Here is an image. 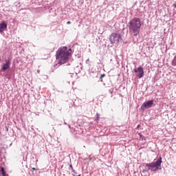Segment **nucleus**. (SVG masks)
<instances>
[{"instance_id":"nucleus-1","label":"nucleus","mask_w":176,"mask_h":176,"mask_svg":"<svg viewBox=\"0 0 176 176\" xmlns=\"http://www.w3.org/2000/svg\"><path fill=\"white\" fill-rule=\"evenodd\" d=\"M72 53V50H67V47H60L56 53V58L58 60V64L63 65V64H67L69 60V56Z\"/></svg>"},{"instance_id":"nucleus-2","label":"nucleus","mask_w":176,"mask_h":176,"mask_svg":"<svg viewBox=\"0 0 176 176\" xmlns=\"http://www.w3.org/2000/svg\"><path fill=\"white\" fill-rule=\"evenodd\" d=\"M129 32L133 36H137L141 30V20L140 18H133L129 23Z\"/></svg>"},{"instance_id":"nucleus-3","label":"nucleus","mask_w":176,"mask_h":176,"mask_svg":"<svg viewBox=\"0 0 176 176\" xmlns=\"http://www.w3.org/2000/svg\"><path fill=\"white\" fill-rule=\"evenodd\" d=\"M162 157H160L155 162H151L146 164V167L148 168V170L152 171H156V170H159L160 167H162Z\"/></svg>"},{"instance_id":"nucleus-4","label":"nucleus","mask_w":176,"mask_h":176,"mask_svg":"<svg viewBox=\"0 0 176 176\" xmlns=\"http://www.w3.org/2000/svg\"><path fill=\"white\" fill-rule=\"evenodd\" d=\"M109 41L111 45H115L116 46L120 43V41H122V35L118 33H112L109 36Z\"/></svg>"},{"instance_id":"nucleus-5","label":"nucleus","mask_w":176,"mask_h":176,"mask_svg":"<svg viewBox=\"0 0 176 176\" xmlns=\"http://www.w3.org/2000/svg\"><path fill=\"white\" fill-rule=\"evenodd\" d=\"M152 105H153V100L145 102L142 104L140 109L141 111H145L146 109L151 108Z\"/></svg>"},{"instance_id":"nucleus-6","label":"nucleus","mask_w":176,"mask_h":176,"mask_svg":"<svg viewBox=\"0 0 176 176\" xmlns=\"http://www.w3.org/2000/svg\"><path fill=\"white\" fill-rule=\"evenodd\" d=\"M133 71L135 74L138 72L137 76L139 78V79L144 77V68L140 66L137 69H134Z\"/></svg>"},{"instance_id":"nucleus-7","label":"nucleus","mask_w":176,"mask_h":176,"mask_svg":"<svg viewBox=\"0 0 176 176\" xmlns=\"http://www.w3.org/2000/svg\"><path fill=\"white\" fill-rule=\"evenodd\" d=\"M9 68H10V60H6V63L3 65L2 70L6 71V69H9Z\"/></svg>"},{"instance_id":"nucleus-8","label":"nucleus","mask_w":176,"mask_h":176,"mask_svg":"<svg viewBox=\"0 0 176 176\" xmlns=\"http://www.w3.org/2000/svg\"><path fill=\"white\" fill-rule=\"evenodd\" d=\"M6 28H8V25L5 22L0 24V32H3Z\"/></svg>"},{"instance_id":"nucleus-9","label":"nucleus","mask_w":176,"mask_h":176,"mask_svg":"<svg viewBox=\"0 0 176 176\" xmlns=\"http://www.w3.org/2000/svg\"><path fill=\"white\" fill-rule=\"evenodd\" d=\"M138 135H139L140 140H142V141H144H144H145V136H144L142 134H141V133H139Z\"/></svg>"},{"instance_id":"nucleus-10","label":"nucleus","mask_w":176,"mask_h":176,"mask_svg":"<svg viewBox=\"0 0 176 176\" xmlns=\"http://www.w3.org/2000/svg\"><path fill=\"white\" fill-rule=\"evenodd\" d=\"M98 120H100V114L98 113H96V121L98 122Z\"/></svg>"},{"instance_id":"nucleus-11","label":"nucleus","mask_w":176,"mask_h":176,"mask_svg":"<svg viewBox=\"0 0 176 176\" xmlns=\"http://www.w3.org/2000/svg\"><path fill=\"white\" fill-rule=\"evenodd\" d=\"M0 171H1V173L3 174V173H6L5 168L3 167L0 168Z\"/></svg>"},{"instance_id":"nucleus-12","label":"nucleus","mask_w":176,"mask_h":176,"mask_svg":"<svg viewBox=\"0 0 176 176\" xmlns=\"http://www.w3.org/2000/svg\"><path fill=\"white\" fill-rule=\"evenodd\" d=\"M3 176H9L8 174H6V172H4L2 173Z\"/></svg>"},{"instance_id":"nucleus-13","label":"nucleus","mask_w":176,"mask_h":176,"mask_svg":"<svg viewBox=\"0 0 176 176\" xmlns=\"http://www.w3.org/2000/svg\"><path fill=\"white\" fill-rule=\"evenodd\" d=\"M104 76H105V74H101L100 79H102V78H104Z\"/></svg>"},{"instance_id":"nucleus-14","label":"nucleus","mask_w":176,"mask_h":176,"mask_svg":"<svg viewBox=\"0 0 176 176\" xmlns=\"http://www.w3.org/2000/svg\"><path fill=\"white\" fill-rule=\"evenodd\" d=\"M32 170L36 171L38 169H36L35 168H32Z\"/></svg>"},{"instance_id":"nucleus-15","label":"nucleus","mask_w":176,"mask_h":176,"mask_svg":"<svg viewBox=\"0 0 176 176\" xmlns=\"http://www.w3.org/2000/svg\"><path fill=\"white\" fill-rule=\"evenodd\" d=\"M141 127V125H138L137 129H140Z\"/></svg>"},{"instance_id":"nucleus-16","label":"nucleus","mask_w":176,"mask_h":176,"mask_svg":"<svg viewBox=\"0 0 176 176\" xmlns=\"http://www.w3.org/2000/svg\"><path fill=\"white\" fill-rule=\"evenodd\" d=\"M67 24H71V21H67Z\"/></svg>"},{"instance_id":"nucleus-17","label":"nucleus","mask_w":176,"mask_h":176,"mask_svg":"<svg viewBox=\"0 0 176 176\" xmlns=\"http://www.w3.org/2000/svg\"><path fill=\"white\" fill-rule=\"evenodd\" d=\"M70 168H72V170L74 168L72 167V165H70Z\"/></svg>"},{"instance_id":"nucleus-18","label":"nucleus","mask_w":176,"mask_h":176,"mask_svg":"<svg viewBox=\"0 0 176 176\" xmlns=\"http://www.w3.org/2000/svg\"><path fill=\"white\" fill-rule=\"evenodd\" d=\"M78 176H80V175H78Z\"/></svg>"}]
</instances>
